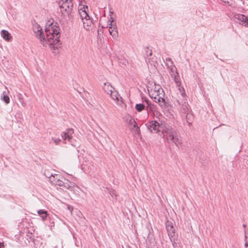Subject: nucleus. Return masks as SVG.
Wrapping results in <instances>:
<instances>
[{
  "mask_svg": "<svg viewBox=\"0 0 248 248\" xmlns=\"http://www.w3.org/2000/svg\"><path fill=\"white\" fill-rule=\"evenodd\" d=\"M57 23H51L46 25L45 29V37L42 31V29L38 24L33 25V31L43 46L48 44L50 46L59 45L60 37V29L56 26Z\"/></svg>",
  "mask_w": 248,
  "mask_h": 248,
  "instance_id": "obj_1",
  "label": "nucleus"
},
{
  "mask_svg": "<svg viewBox=\"0 0 248 248\" xmlns=\"http://www.w3.org/2000/svg\"><path fill=\"white\" fill-rule=\"evenodd\" d=\"M146 126L151 133H157L161 132L164 134L166 140L173 142L177 146L180 143L179 136L174 129L164 123L159 124L156 121H149L146 124Z\"/></svg>",
  "mask_w": 248,
  "mask_h": 248,
  "instance_id": "obj_2",
  "label": "nucleus"
},
{
  "mask_svg": "<svg viewBox=\"0 0 248 248\" xmlns=\"http://www.w3.org/2000/svg\"><path fill=\"white\" fill-rule=\"evenodd\" d=\"M179 92L180 96H179L178 98L176 99L177 103L180 107L181 111L185 114H186V121L188 123H190V117H192V115L190 113L191 109L187 102L185 91L184 88H180Z\"/></svg>",
  "mask_w": 248,
  "mask_h": 248,
  "instance_id": "obj_3",
  "label": "nucleus"
},
{
  "mask_svg": "<svg viewBox=\"0 0 248 248\" xmlns=\"http://www.w3.org/2000/svg\"><path fill=\"white\" fill-rule=\"evenodd\" d=\"M151 97L154 99V101L159 103L165 104V93L163 89H160L158 91H152Z\"/></svg>",
  "mask_w": 248,
  "mask_h": 248,
  "instance_id": "obj_4",
  "label": "nucleus"
},
{
  "mask_svg": "<svg viewBox=\"0 0 248 248\" xmlns=\"http://www.w3.org/2000/svg\"><path fill=\"white\" fill-rule=\"evenodd\" d=\"M62 2L60 7L62 14H63V12H65L69 16L71 13L73 6L72 0H62Z\"/></svg>",
  "mask_w": 248,
  "mask_h": 248,
  "instance_id": "obj_5",
  "label": "nucleus"
},
{
  "mask_svg": "<svg viewBox=\"0 0 248 248\" xmlns=\"http://www.w3.org/2000/svg\"><path fill=\"white\" fill-rule=\"evenodd\" d=\"M127 122L129 125L132 126V127L131 128V130L132 132L136 135H140V129L135 120L131 116H129L127 119Z\"/></svg>",
  "mask_w": 248,
  "mask_h": 248,
  "instance_id": "obj_6",
  "label": "nucleus"
},
{
  "mask_svg": "<svg viewBox=\"0 0 248 248\" xmlns=\"http://www.w3.org/2000/svg\"><path fill=\"white\" fill-rule=\"evenodd\" d=\"M233 18L235 22L244 25L246 27H248V17L247 16L244 15L237 14L234 15Z\"/></svg>",
  "mask_w": 248,
  "mask_h": 248,
  "instance_id": "obj_7",
  "label": "nucleus"
},
{
  "mask_svg": "<svg viewBox=\"0 0 248 248\" xmlns=\"http://www.w3.org/2000/svg\"><path fill=\"white\" fill-rule=\"evenodd\" d=\"M62 178L64 180V183L63 185V187L64 188L74 191L76 190L77 188L79 189L78 186H77L75 183L69 181L68 180L65 179L63 177H62Z\"/></svg>",
  "mask_w": 248,
  "mask_h": 248,
  "instance_id": "obj_8",
  "label": "nucleus"
},
{
  "mask_svg": "<svg viewBox=\"0 0 248 248\" xmlns=\"http://www.w3.org/2000/svg\"><path fill=\"white\" fill-rule=\"evenodd\" d=\"M109 28L108 31L109 34L112 36L114 40H117L118 37V31L117 30V25L116 23L114 24H108Z\"/></svg>",
  "mask_w": 248,
  "mask_h": 248,
  "instance_id": "obj_9",
  "label": "nucleus"
},
{
  "mask_svg": "<svg viewBox=\"0 0 248 248\" xmlns=\"http://www.w3.org/2000/svg\"><path fill=\"white\" fill-rule=\"evenodd\" d=\"M166 227L169 238L175 236V228L173 225V223L171 221H167Z\"/></svg>",
  "mask_w": 248,
  "mask_h": 248,
  "instance_id": "obj_10",
  "label": "nucleus"
},
{
  "mask_svg": "<svg viewBox=\"0 0 248 248\" xmlns=\"http://www.w3.org/2000/svg\"><path fill=\"white\" fill-rule=\"evenodd\" d=\"M74 134V130L72 128H69L67 129L66 131L63 132L61 135V137L63 140H67L69 141H70L72 139L73 136V134Z\"/></svg>",
  "mask_w": 248,
  "mask_h": 248,
  "instance_id": "obj_11",
  "label": "nucleus"
},
{
  "mask_svg": "<svg viewBox=\"0 0 248 248\" xmlns=\"http://www.w3.org/2000/svg\"><path fill=\"white\" fill-rule=\"evenodd\" d=\"M143 55L147 63L150 62L151 56L152 55V50L149 47H145L143 51Z\"/></svg>",
  "mask_w": 248,
  "mask_h": 248,
  "instance_id": "obj_12",
  "label": "nucleus"
},
{
  "mask_svg": "<svg viewBox=\"0 0 248 248\" xmlns=\"http://www.w3.org/2000/svg\"><path fill=\"white\" fill-rule=\"evenodd\" d=\"M83 24V27L86 30L89 31L92 29L93 27V23L91 17L83 19L82 21Z\"/></svg>",
  "mask_w": 248,
  "mask_h": 248,
  "instance_id": "obj_13",
  "label": "nucleus"
},
{
  "mask_svg": "<svg viewBox=\"0 0 248 248\" xmlns=\"http://www.w3.org/2000/svg\"><path fill=\"white\" fill-rule=\"evenodd\" d=\"M103 89L106 93L108 94H109L110 93H112V91L113 90L114 88L111 86L109 83L105 82L104 83Z\"/></svg>",
  "mask_w": 248,
  "mask_h": 248,
  "instance_id": "obj_14",
  "label": "nucleus"
},
{
  "mask_svg": "<svg viewBox=\"0 0 248 248\" xmlns=\"http://www.w3.org/2000/svg\"><path fill=\"white\" fill-rule=\"evenodd\" d=\"M0 34L2 37L7 41H9L12 38V36L7 31L2 30L0 32Z\"/></svg>",
  "mask_w": 248,
  "mask_h": 248,
  "instance_id": "obj_15",
  "label": "nucleus"
},
{
  "mask_svg": "<svg viewBox=\"0 0 248 248\" xmlns=\"http://www.w3.org/2000/svg\"><path fill=\"white\" fill-rule=\"evenodd\" d=\"M172 77L173 78V79L177 85V86L179 87V89H182L183 88H181L180 85H181V81H180V78L179 75V73L177 72V71H176L175 75H174Z\"/></svg>",
  "mask_w": 248,
  "mask_h": 248,
  "instance_id": "obj_16",
  "label": "nucleus"
},
{
  "mask_svg": "<svg viewBox=\"0 0 248 248\" xmlns=\"http://www.w3.org/2000/svg\"><path fill=\"white\" fill-rule=\"evenodd\" d=\"M9 92L6 93L5 91L3 92L1 95V100L4 102L6 104H8L10 103V98L7 94Z\"/></svg>",
  "mask_w": 248,
  "mask_h": 248,
  "instance_id": "obj_17",
  "label": "nucleus"
},
{
  "mask_svg": "<svg viewBox=\"0 0 248 248\" xmlns=\"http://www.w3.org/2000/svg\"><path fill=\"white\" fill-rule=\"evenodd\" d=\"M79 14L82 21L83 19H86V18H88L90 17L85 9L82 10V9H80L79 10Z\"/></svg>",
  "mask_w": 248,
  "mask_h": 248,
  "instance_id": "obj_18",
  "label": "nucleus"
},
{
  "mask_svg": "<svg viewBox=\"0 0 248 248\" xmlns=\"http://www.w3.org/2000/svg\"><path fill=\"white\" fill-rule=\"evenodd\" d=\"M109 94L110 95L111 98L114 100L119 101L120 99L122 98L118 93L114 89L112 91V93H110Z\"/></svg>",
  "mask_w": 248,
  "mask_h": 248,
  "instance_id": "obj_19",
  "label": "nucleus"
},
{
  "mask_svg": "<svg viewBox=\"0 0 248 248\" xmlns=\"http://www.w3.org/2000/svg\"><path fill=\"white\" fill-rule=\"evenodd\" d=\"M37 213L42 218L43 220H45L48 216L47 212L44 210H39L37 211Z\"/></svg>",
  "mask_w": 248,
  "mask_h": 248,
  "instance_id": "obj_20",
  "label": "nucleus"
},
{
  "mask_svg": "<svg viewBox=\"0 0 248 248\" xmlns=\"http://www.w3.org/2000/svg\"><path fill=\"white\" fill-rule=\"evenodd\" d=\"M167 66L170 70V74L171 76L172 77L174 75H175V72L177 71L175 66L173 64L169 65V63H167Z\"/></svg>",
  "mask_w": 248,
  "mask_h": 248,
  "instance_id": "obj_21",
  "label": "nucleus"
},
{
  "mask_svg": "<svg viewBox=\"0 0 248 248\" xmlns=\"http://www.w3.org/2000/svg\"><path fill=\"white\" fill-rule=\"evenodd\" d=\"M146 110L148 113L149 112H154L156 110V106L154 104L150 103L147 105Z\"/></svg>",
  "mask_w": 248,
  "mask_h": 248,
  "instance_id": "obj_22",
  "label": "nucleus"
},
{
  "mask_svg": "<svg viewBox=\"0 0 248 248\" xmlns=\"http://www.w3.org/2000/svg\"><path fill=\"white\" fill-rule=\"evenodd\" d=\"M60 178H61V176L60 175L54 174H53L52 176H51V177H50V179L49 180V181L52 184L54 185V182H56V180L59 179Z\"/></svg>",
  "mask_w": 248,
  "mask_h": 248,
  "instance_id": "obj_23",
  "label": "nucleus"
},
{
  "mask_svg": "<svg viewBox=\"0 0 248 248\" xmlns=\"http://www.w3.org/2000/svg\"><path fill=\"white\" fill-rule=\"evenodd\" d=\"M170 240L172 243V246L174 248H180V245L177 242H175V237L173 236L170 237Z\"/></svg>",
  "mask_w": 248,
  "mask_h": 248,
  "instance_id": "obj_24",
  "label": "nucleus"
},
{
  "mask_svg": "<svg viewBox=\"0 0 248 248\" xmlns=\"http://www.w3.org/2000/svg\"><path fill=\"white\" fill-rule=\"evenodd\" d=\"M108 192L111 195L112 198L116 199L117 198V194L116 193V191L112 188H108Z\"/></svg>",
  "mask_w": 248,
  "mask_h": 248,
  "instance_id": "obj_25",
  "label": "nucleus"
},
{
  "mask_svg": "<svg viewBox=\"0 0 248 248\" xmlns=\"http://www.w3.org/2000/svg\"><path fill=\"white\" fill-rule=\"evenodd\" d=\"M145 108V105L142 104H138L135 106L136 109L139 112H140L144 109Z\"/></svg>",
  "mask_w": 248,
  "mask_h": 248,
  "instance_id": "obj_26",
  "label": "nucleus"
},
{
  "mask_svg": "<svg viewBox=\"0 0 248 248\" xmlns=\"http://www.w3.org/2000/svg\"><path fill=\"white\" fill-rule=\"evenodd\" d=\"M62 177H61V178H59V179H57V181L54 182V185H58L60 186H63V183H64V180L62 179Z\"/></svg>",
  "mask_w": 248,
  "mask_h": 248,
  "instance_id": "obj_27",
  "label": "nucleus"
},
{
  "mask_svg": "<svg viewBox=\"0 0 248 248\" xmlns=\"http://www.w3.org/2000/svg\"><path fill=\"white\" fill-rule=\"evenodd\" d=\"M18 99L19 102L21 104L22 106H25V103L24 102L23 99L22 98V96L21 94H19L18 95Z\"/></svg>",
  "mask_w": 248,
  "mask_h": 248,
  "instance_id": "obj_28",
  "label": "nucleus"
},
{
  "mask_svg": "<svg viewBox=\"0 0 248 248\" xmlns=\"http://www.w3.org/2000/svg\"><path fill=\"white\" fill-rule=\"evenodd\" d=\"M44 175L45 176L49 179V180L50 179V177L52 176L53 174L50 173L47 170H45L44 171Z\"/></svg>",
  "mask_w": 248,
  "mask_h": 248,
  "instance_id": "obj_29",
  "label": "nucleus"
},
{
  "mask_svg": "<svg viewBox=\"0 0 248 248\" xmlns=\"http://www.w3.org/2000/svg\"><path fill=\"white\" fill-rule=\"evenodd\" d=\"M160 89H162L159 85L155 84L154 88L151 89V92L152 91H158Z\"/></svg>",
  "mask_w": 248,
  "mask_h": 248,
  "instance_id": "obj_30",
  "label": "nucleus"
},
{
  "mask_svg": "<svg viewBox=\"0 0 248 248\" xmlns=\"http://www.w3.org/2000/svg\"><path fill=\"white\" fill-rule=\"evenodd\" d=\"M52 140L54 141L56 144H58L61 140L60 139L54 138L52 139Z\"/></svg>",
  "mask_w": 248,
  "mask_h": 248,
  "instance_id": "obj_31",
  "label": "nucleus"
},
{
  "mask_svg": "<svg viewBox=\"0 0 248 248\" xmlns=\"http://www.w3.org/2000/svg\"><path fill=\"white\" fill-rule=\"evenodd\" d=\"M115 23L114 21L113 18L112 17H110L108 21V24H114V23Z\"/></svg>",
  "mask_w": 248,
  "mask_h": 248,
  "instance_id": "obj_32",
  "label": "nucleus"
},
{
  "mask_svg": "<svg viewBox=\"0 0 248 248\" xmlns=\"http://www.w3.org/2000/svg\"><path fill=\"white\" fill-rule=\"evenodd\" d=\"M166 61L167 62H170V65L173 64V62H172V61L171 59L170 58H167L166 59Z\"/></svg>",
  "mask_w": 248,
  "mask_h": 248,
  "instance_id": "obj_33",
  "label": "nucleus"
},
{
  "mask_svg": "<svg viewBox=\"0 0 248 248\" xmlns=\"http://www.w3.org/2000/svg\"><path fill=\"white\" fill-rule=\"evenodd\" d=\"M143 101L145 102L147 105H148V104L151 103V102L146 98H144V99L143 100Z\"/></svg>",
  "mask_w": 248,
  "mask_h": 248,
  "instance_id": "obj_34",
  "label": "nucleus"
},
{
  "mask_svg": "<svg viewBox=\"0 0 248 248\" xmlns=\"http://www.w3.org/2000/svg\"><path fill=\"white\" fill-rule=\"evenodd\" d=\"M68 209L71 212H72V210H73V207L71 206H69L68 205Z\"/></svg>",
  "mask_w": 248,
  "mask_h": 248,
  "instance_id": "obj_35",
  "label": "nucleus"
},
{
  "mask_svg": "<svg viewBox=\"0 0 248 248\" xmlns=\"http://www.w3.org/2000/svg\"><path fill=\"white\" fill-rule=\"evenodd\" d=\"M245 246L247 248H248V243H246L245 244Z\"/></svg>",
  "mask_w": 248,
  "mask_h": 248,
  "instance_id": "obj_36",
  "label": "nucleus"
},
{
  "mask_svg": "<svg viewBox=\"0 0 248 248\" xmlns=\"http://www.w3.org/2000/svg\"><path fill=\"white\" fill-rule=\"evenodd\" d=\"M127 63V61L126 60H124V64H125V63Z\"/></svg>",
  "mask_w": 248,
  "mask_h": 248,
  "instance_id": "obj_37",
  "label": "nucleus"
}]
</instances>
